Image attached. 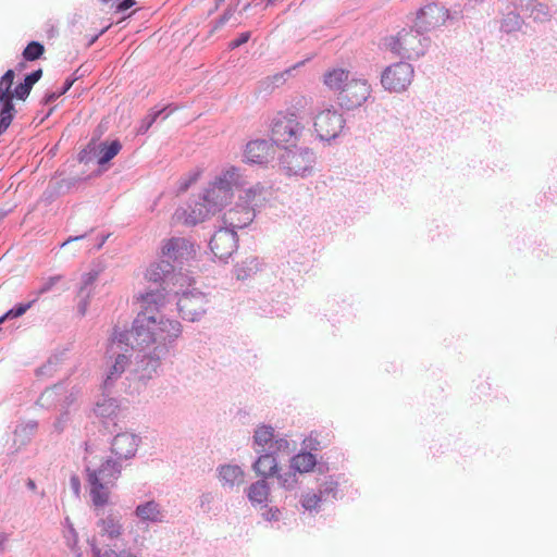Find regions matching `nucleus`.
Wrapping results in <instances>:
<instances>
[{"label": "nucleus", "mask_w": 557, "mask_h": 557, "mask_svg": "<svg viewBox=\"0 0 557 557\" xmlns=\"http://www.w3.org/2000/svg\"><path fill=\"white\" fill-rule=\"evenodd\" d=\"M141 311L137 314L131 331L132 348L121 338H113L107 349L109 367L107 382L119 377L129 364V351L137 349L144 357L158 360L166 350L168 344L182 334V325L176 320L158 317L156 310L164 302L160 290L148 292L139 297Z\"/></svg>", "instance_id": "1"}, {"label": "nucleus", "mask_w": 557, "mask_h": 557, "mask_svg": "<svg viewBox=\"0 0 557 557\" xmlns=\"http://www.w3.org/2000/svg\"><path fill=\"white\" fill-rule=\"evenodd\" d=\"M384 46L394 54L407 59H417L424 53L422 38L412 29H403L396 36L387 37Z\"/></svg>", "instance_id": "2"}, {"label": "nucleus", "mask_w": 557, "mask_h": 557, "mask_svg": "<svg viewBox=\"0 0 557 557\" xmlns=\"http://www.w3.org/2000/svg\"><path fill=\"white\" fill-rule=\"evenodd\" d=\"M345 119L343 114L332 104L320 110L313 122V128L322 140L336 138L343 131Z\"/></svg>", "instance_id": "3"}, {"label": "nucleus", "mask_w": 557, "mask_h": 557, "mask_svg": "<svg viewBox=\"0 0 557 557\" xmlns=\"http://www.w3.org/2000/svg\"><path fill=\"white\" fill-rule=\"evenodd\" d=\"M372 95V87L363 77H352L345 89L338 92L337 102L345 110H354L361 107Z\"/></svg>", "instance_id": "4"}, {"label": "nucleus", "mask_w": 557, "mask_h": 557, "mask_svg": "<svg viewBox=\"0 0 557 557\" xmlns=\"http://www.w3.org/2000/svg\"><path fill=\"white\" fill-rule=\"evenodd\" d=\"M414 71L407 62H397L387 66L381 75V84L389 92L405 91L412 83Z\"/></svg>", "instance_id": "5"}, {"label": "nucleus", "mask_w": 557, "mask_h": 557, "mask_svg": "<svg viewBox=\"0 0 557 557\" xmlns=\"http://www.w3.org/2000/svg\"><path fill=\"white\" fill-rule=\"evenodd\" d=\"M301 131L302 126L295 114H280L273 123L272 138L284 148L294 147Z\"/></svg>", "instance_id": "6"}, {"label": "nucleus", "mask_w": 557, "mask_h": 557, "mask_svg": "<svg viewBox=\"0 0 557 557\" xmlns=\"http://www.w3.org/2000/svg\"><path fill=\"white\" fill-rule=\"evenodd\" d=\"M161 256L177 264H184L196 258V246L185 237H171L161 243Z\"/></svg>", "instance_id": "7"}, {"label": "nucleus", "mask_w": 557, "mask_h": 557, "mask_svg": "<svg viewBox=\"0 0 557 557\" xmlns=\"http://www.w3.org/2000/svg\"><path fill=\"white\" fill-rule=\"evenodd\" d=\"M448 17V10L435 3H430L417 12L413 26L418 34L428 33L443 26Z\"/></svg>", "instance_id": "8"}, {"label": "nucleus", "mask_w": 557, "mask_h": 557, "mask_svg": "<svg viewBox=\"0 0 557 557\" xmlns=\"http://www.w3.org/2000/svg\"><path fill=\"white\" fill-rule=\"evenodd\" d=\"M208 304L209 300L202 292L193 289L182 294L177 307L183 319L197 321L206 313Z\"/></svg>", "instance_id": "9"}, {"label": "nucleus", "mask_w": 557, "mask_h": 557, "mask_svg": "<svg viewBox=\"0 0 557 557\" xmlns=\"http://www.w3.org/2000/svg\"><path fill=\"white\" fill-rule=\"evenodd\" d=\"M233 197V193L227 189L210 186L203 196V202L199 203V214L197 218H191L190 222L196 224L203 221L210 214L219 211L224 205L228 203Z\"/></svg>", "instance_id": "10"}, {"label": "nucleus", "mask_w": 557, "mask_h": 557, "mask_svg": "<svg viewBox=\"0 0 557 557\" xmlns=\"http://www.w3.org/2000/svg\"><path fill=\"white\" fill-rule=\"evenodd\" d=\"M211 251L220 260L227 259L237 248V234L228 228H221L210 240Z\"/></svg>", "instance_id": "11"}, {"label": "nucleus", "mask_w": 557, "mask_h": 557, "mask_svg": "<svg viewBox=\"0 0 557 557\" xmlns=\"http://www.w3.org/2000/svg\"><path fill=\"white\" fill-rule=\"evenodd\" d=\"M255 213L249 206L237 205L223 215L224 224L235 231L247 226L253 220Z\"/></svg>", "instance_id": "12"}, {"label": "nucleus", "mask_w": 557, "mask_h": 557, "mask_svg": "<svg viewBox=\"0 0 557 557\" xmlns=\"http://www.w3.org/2000/svg\"><path fill=\"white\" fill-rule=\"evenodd\" d=\"M352 77L350 72L344 67H332L324 72L322 76L323 85L338 97V92L345 89Z\"/></svg>", "instance_id": "13"}, {"label": "nucleus", "mask_w": 557, "mask_h": 557, "mask_svg": "<svg viewBox=\"0 0 557 557\" xmlns=\"http://www.w3.org/2000/svg\"><path fill=\"white\" fill-rule=\"evenodd\" d=\"M138 448V438L134 434H117L112 442L111 450L119 459H128L135 456Z\"/></svg>", "instance_id": "14"}, {"label": "nucleus", "mask_w": 557, "mask_h": 557, "mask_svg": "<svg viewBox=\"0 0 557 557\" xmlns=\"http://www.w3.org/2000/svg\"><path fill=\"white\" fill-rule=\"evenodd\" d=\"M273 147L265 140H253L247 144L245 157L249 162L262 164L272 157Z\"/></svg>", "instance_id": "15"}, {"label": "nucleus", "mask_w": 557, "mask_h": 557, "mask_svg": "<svg viewBox=\"0 0 557 557\" xmlns=\"http://www.w3.org/2000/svg\"><path fill=\"white\" fill-rule=\"evenodd\" d=\"M87 480L90 485V496L92 504L96 507H102L109 503V487L111 485H107L103 481L99 480V474L97 473H88Z\"/></svg>", "instance_id": "16"}, {"label": "nucleus", "mask_w": 557, "mask_h": 557, "mask_svg": "<svg viewBox=\"0 0 557 557\" xmlns=\"http://www.w3.org/2000/svg\"><path fill=\"white\" fill-rule=\"evenodd\" d=\"M99 276L98 271H90L82 276V285L79 287V290L77 293V297L79 298L78 302V310L82 315H84L87 311L88 301L92 294V287L95 282L97 281Z\"/></svg>", "instance_id": "17"}, {"label": "nucleus", "mask_w": 557, "mask_h": 557, "mask_svg": "<svg viewBox=\"0 0 557 557\" xmlns=\"http://www.w3.org/2000/svg\"><path fill=\"white\" fill-rule=\"evenodd\" d=\"M88 473H97L99 474V480L103 481L107 485H114L120 478L121 467L116 460L109 458L97 470L87 469Z\"/></svg>", "instance_id": "18"}, {"label": "nucleus", "mask_w": 557, "mask_h": 557, "mask_svg": "<svg viewBox=\"0 0 557 557\" xmlns=\"http://www.w3.org/2000/svg\"><path fill=\"white\" fill-rule=\"evenodd\" d=\"M253 443L262 450H264L267 447L271 448L274 443L273 428L270 425L258 426L257 430L255 431ZM275 444H277L278 447L288 446V443L285 440L275 441Z\"/></svg>", "instance_id": "19"}, {"label": "nucleus", "mask_w": 557, "mask_h": 557, "mask_svg": "<svg viewBox=\"0 0 557 557\" xmlns=\"http://www.w3.org/2000/svg\"><path fill=\"white\" fill-rule=\"evenodd\" d=\"M270 496V486L265 480L252 483L247 491V497L253 506L267 504Z\"/></svg>", "instance_id": "20"}, {"label": "nucleus", "mask_w": 557, "mask_h": 557, "mask_svg": "<svg viewBox=\"0 0 557 557\" xmlns=\"http://www.w3.org/2000/svg\"><path fill=\"white\" fill-rule=\"evenodd\" d=\"M253 470L258 475L269 478L276 473L277 462L272 454H264L256 460Z\"/></svg>", "instance_id": "21"}, {"label": "nucleus", "mask_w": 557, "mask_h": 557, "mask_svg": "<svg viewBox=\"0 0 557 557\" xmlns=\"http://www.w3.org/2000/svg\"><path fill=\"white\" fill-rule=\"evenodd\" d=\"M239 178L240 175L238 170L232 166L218 176L210 186L227 189L228 193H233V186L239 184Z\"/></svg>", "instance_id": "22"}, {"label": "nucleus", "mask_w": 557, "mask_h": 557, "mask_svg": "<svg viewBox=\"0 0 557 557\" xmlns=\"http://www.w3.org/2000/svg\"><path fill=\"white\" fill-rule=\"evenodd\" d=\"M220 479L230 486L240 485L244 482V471L238 466H222L220 468Z\"/></svg>", "instance_id": "23"}, {"label": "nucleus", "mask_w": 557, "mask_h": 557, "mask_svg": "<svg viewBox=\"0 0 557 557\" xmlns=\"http://www.w3.org/2000/svg\"><path fill=\"white\" fill-rule=\"evenodd\" d=\"M317 459L311 453H300L290 460V467L295 472L307 473L313 470Z\"/></svg>", "instance_id": "24"}, {"label": "nucleus", "mask_w": 557, "mask_h": 557, "mask_svg": "<svg viewBox=\"0 0 557 557\" xmlns=\"http://www.w3.org/2000/svg\"><path fill=\"white\" fill-rule=\"evenodd\" d=\"M98 525L100 528V535L107 536L110 540L119 539L123 533L121 522L113 517L101 519Z\"/></svg>", "instance_id": "25"}, {"label": "nucleus", "mask_w": 557, "mask_h": 557, "mask_svg": "<svg viewBox=\"0 0 557 557\" xmlns=\"http://www.w3.org/2000/svg\"><path fill=\"white\" fill-rule=\"evenodd\" d=\"M173 270V265L168 261L152 263L146 271V278L159 283L162 282Z\"/></svg>", "instance_id": "26"}, {"label": "nucleus", "mask_w": 557, "mask_h": 557, "mask_svg": "<svg viewBox=\"0 0 557 557\" xmlns=\"http://www.w3.org/2000/svg\"><path fill=\"white\" fill-rule=\"evenodd\" d=\"M135 512L144 521L156 522L160 521L162 517L159 505L153 500L137 506Z\"/></svg>", "instance_id": "27"}, {"label": "nucleus", "mask_w": 557, "mask_h": 557, "mask_svg": "<svg viewBox=\"0 0 557 557\" xmlns=\"http://www.w3.org/2000/svg\"><path fill=\"white\" fill-rule=\"evenodd\" d=\"M529 17L535 23H546L552 18V12L547 4L533 1L528 7Z\"/></svg>", "instance_id": "28"}, {"label": "nucleus", "mask_w": 557, "mask_h": 557, "mask_svg": "<svg viewBox=\"0 0 557 557\" xmlns=\"http://www.w3.org/2000/svg\"><path fill=\"white\" fill-rule=\"evenodd\" d=\"M14 81V71L8 70L0 78V102L12 101V85Z\"/></svg>", "instance_id": "29"}, {"label": "nucleus", "mask_w": 557, "mask_h": 557, "mask_svg": "<svg viewBox=\"0 0 557 557\" xmlns=\"http://www.w3.org/2000/svg\"><path fill=\"white\" fill-rule=\"evenodd\" d=\"M122 145L119 140H113L110 144H103L99 150V164H104L113 159L121 150Z\"/></svg>", "instance_id": "30"}, {"label": "nucleus", "mask_w": 557, "mask_h": 557, "mask_svg": "<svg viewBox=\"0 0 557 557\" xmlns=\"http://www.w3.org/2000/svg\"><path fill=\"white\" fill-rule=\"evenodd\" d=\"M2 108L0 111V135L3 134L11 125L15 114V109L12 101L1 102Z\"/></svg>", "instance_id": "31"}, {"label": "nucleus", "mask_w": 557, "mask_h": 557, "mask_svg": "<svg viewBox=\"0 0 557 557\" xmlns=\"http://www.w3.org/2000/svg\"><path fill=\"white\" fill-rule=\"evenodd\" d=\"M45 53V47L38 41H30L23 51L25 61H36Z\"/></svg>", "instance_id": "32"}, {"label": "nucleus", "mask_w": 557, "mask_h": 557, "mask_svg": "<svg viewBox=\"0 0 557 557\" xmlns=\"http://www.w3.org/2000/svg\"><path fill=\"white\" fill-rule=\"evenodd\" d=\"M522 20L519 14L509 13L503 20L500 28L506 33L516 32L521 27Z\"/></svg>", "instance_id": "33"}, {"label": "nucleus", "mask_w": 557, "mask_h": 557, "mask_svg": "<svg viewBox=\"0 0 557 557\" xmlns=\"http://www.w3.org/2000/svg\"><path fill=\"white\" fill-rule=\"evenodd\" d=\"M34 302L35 300L26 304H20L13 309H10L8 312L0 317V325L8 319L18 318L23 315L33 306Z\"/></svg>", "instance_id": "34"}, {"label": "nucleus", "mask_w": 557, "mask_h": 557, "mask_svg": "<svg viewBox=\"0 0 557 557\" xmlns=\"http://www.w3.org/2000/svg\"><path fill=\"white\" fill-rule=\"evenodd\" d=\"M264 194V188L262 185L257 184L245 190V195L243 197L245 201V206L252 205L257 199L261 198Z\"/></svg>", "instance_id": "35"}, {"label": "nucleus", "mask_w": 557, "mask_h": 557, "mask_svg": "<svg viewBox=\"0 0 557 557\" xmlns=\"http://www.w3.org/2000/svg\"><path fill=\"white\" fill-rule=\"evenodd\" d=\"M321 503V496L313 492H308L302 496L301 505L306 510H314Z\"/></svg>", "instance_id": "36"}, {"label": "nucleus", "mask_w": 557, "mask_h": 557, "mask_svg": "<svg viewBox=\"0 0 557 557\" xmlns=\"http://www.w3.org/2000/svg\"><path fill=\"white\" fill-rule=\"evenodd\" d=\"M278 483L281 487L285 490H293L298 483V478L296 472H286L277 475Z\"/></svg>", "instance_id": "37"}, {"label": "nucleus", "mask_w": 557, "mask_h": 557, "mask_svg": "<svg viewBox=\"0 0 557 557\" xmlns=\"http://www.w3.org/2000/svg\"><path fill=\"white\" fill-rule=\"evenodd\" d=\"M30 90L32 88L25 82H23L14 88L12 95L13 98H16L18 100H25L28 97Z\"/></svg>", "instance_id": "38"}, {"label": "nucleus", "mask_w": 557, "mask_h": 557, "mask_svg": "<svg viewBox=\"0 0 557 557\" xmlns=\"http://www.w3.org/2000/svg\"><path fill=\"white\" fill-rule=\"evenodd\" d=\"M94 557H120L119 552L111 548L101 549L97 545H92Z\"/></svg>", "instance_id": "39"}, {"label": "nucleus", "mask_w": 557, "mask_h": 557, "mask_svg": "<svg viewBox=\"0 0 557 557\" xmlns=\"http://www.w3.org/2000/svg\"><path fill=\"white\" fill-rule=\"evenodd\" d=\"M249 38H250L249 32L242 33V34H239V36L237 38L230 41L228 48L236 49L239 46L246 44L249 40Z\"/></svg>", "instance_id": "40"}, {"label": "nucleus", "mask_w": 557, "mask_h": 557, "mask_svg": "<svg viewBox=\"0 0 557 557\" xmlns=\"http://www.w3.org/2000/svg\"><path fill=\"white\" fill-rule=\"evenodd\" d=\"M262 517L267 521H277L281 517V511L277 507H270L262 513Z\"/></svg>", "instance_id": "41"}, {"label": "nucleus", "mask_w": 557, "mask_h": 557, "mask_svg": "<svg viewBox=\"0 0 557 557\" xmlns=\"http://www.w3.org/2000/svg\"><path fill=\"white\" fill-rule=\"evenodd\" d=\"M42 75V70L39 69L37 71H34L33 73L26 75V77L24 78V82L30 87L33 88V86L40 79Z\"/></svg>", "instance_id": "42"}, {"label": "nucleus", "mask_w": 557, "mask_h": 557, "mask_svg": "<svg viewBox=\"0 0 557 557\" xmlns=\"http://www.w3.org/2000/svg\"><path fill=\"white\" fill-rule=\"evenodd\" d=\"M71 487L76 496L79 495L81 492V481L77 475H72L70 480Z\"/></svg>", "instance_id": "43"}, {"label": "nucleus", "mask_w": 557, "mask_h": 557, "mask_svg": "<svg viewBox=\"0 0 557 557\" xmlns=\"http://www.w3.org/2000/svg\"><path fill=\"white\" fill-rule=\"evenodd\" d=\"M136 3L135 0H123L119 5L116 7L117 12L125 11L129 8H132Z\"/></svg>", "instance_id": "44"}, {"label": "nucleus", "mask_w": 557, "mask_h": 557, "mask_svg": "<svg viewBox=\"0 0 557 557\" xmlns=\"http://www.w3.org/2000/svg\"><path fill=\"white\" fill-rule=\"evenodd\" d=\"M158 114H159V112H158V113H154V114L149 119V121H148V122H145V125H143V126L140 127V129H139V131H140L141 133H146V132L150 128V126L154 123V121H156V119H157Z\"/></svg>", "instance_id": "45"}, {"label": "nucleus", "mask_w": 557, "mask_h": 557, "mask_svg": "<svg viewBox=\"0 0 557 557\" xmlns=\"http://www.w3.org/2000/svg\"><path fill=\"white\" fill-rule=\"evenodd\" d=\"M63 94H60V91L58 92H50V94H47L45 96V102L46 103H51L53 102L54 100H57L60 96H62Z\"/></svg>", "instance_id": "46"}, {"label": "nucleus", "mask_w": 557, "mask_h": 557, "mask_svg": "<svg viewBox=\"0 0 557 557\" xmlns=\"http://www.w3.org/2000/svg\"><path fill=\"white\" fill-rule=\"evenodd\" d=\"M76 78H67L65 81L64 87L60 90V94H65L74 84Z\"/></svg>", "instance_id": "47"}, {"label": "nucleus", "mask_w": 557, "mask_h": 557, "mask_svg": "<svg viewBox=\"0 0 557 557\" xmlns=\"http://www.w3.org/2000/svg\"><path fill=\"white\" fill-rule=\"evenodd\" d=\"M54 280L55 278H50V281L44 287L40 288L39 294H42V293H46L47 290H49L51 288V286L53 285Z\"/></svg>", "instance_id": "48"}, {"label": "nucleus", "mask_w": 557, "mask_h": 557, "mask_svg": "<svg viewBox=\"0 0 557 557\" xmlns=\"http://www.w3.org/2000/svg\"><path fill=\"white\" fill-rule=\"evenodd\" d=\"M119 556L120 557H137L135 554H133L132 552L129 550H121L119 552Z\"/></svg>", "instance_id": "49"}, {"label": "nucleus", "mask_w": 557, "mask_h": 557, "mask_svg": "<svg viewBox=\"0 0 557 557\" xmlns=\"http://www.w3.org/2000/svg\"><path fill=\"white\" fill-rule=\"evenodd\" d=\"M308 100L305 97H301L297 100V104L300 107H305L307 104Z\"/></svg>", "instance_id": "50"}, {"label": "nucleus", "mask_w": 557, "mask_h": 557, "mask_svg": "<svg viewBox=\"0 0 557 557\" xmlns=\"http://www.w3.org/2000/svg\"><path fill=\"white\" fill-rule=\"evenodd\" d=\"M27 486H28V488H29V490H32V491H35V490H36V484H35V482H34L33 480H28V481H27Z\"/></svg>", "instance_id": "51"}, {"label": "nucleus", "mask_w": 557, "mask_h": 557, "mask_svg": "<svg viewBox=\"0 0 557 557\" xmlns=\"http://www.w3.org/2000/svg\"><path fill=\"white\" fill-rule=\"evenodd\" d=\"M110 27V25L106 26L103 29L100 30V33L98 35L95 36V38H92L91 42L92 44L100 35H102L108 28Z\"/></svg>", "instance_id": "52"}, {"label": "nucleus", "mask_w": 557, "mask_h": 557, "mask_svg": "<svg viewBox=\"0 0 557 557\" xmlns=\"http://www.w3.org/2000/svg\"><path fill=\"white\" fill-rule=\"evenodd\" d=\"M71 239H66L65 242H63V245H66L70 243Z\"/></svg>", "instance_id": "53"}, {"label": "nucleus", "mask_w": 557, "mask_h": 557, "mask_svg": "<svg viewBox=\"0 0 557 557\" xmlns=\"http://www.w3.org/2000/svg\"><path fill=\"white\" fill-rule=\"evenodd\" d=\"M71 239H66L65 242H63V245H66L70 243Z\"/></svg>", "instance_id": "54"}, {"label": "nucleus", "mask_w": 557, "mask_h": 557, "mask_svg": "<svg viewBox=\"0 0 557 557\" xmlns=\"http://www.w3.org/2000/svg\"><path fill=\"white\" fill-rule=\"evenodd\" d=\"M71 239H66L65 242H63V245H66L70 243Z\"/></svg>", "instance_id": "55"}, {"label": "nucleus", "mask_w": 557, "mask_h": 557, "mask_svg": "<svg viewBox=\"0 0 557 557\" xmlns=\"http://www.w3.org/2000/svg\"><path fill=\"white\" fill-rule=\"evenodd\" d=\"M18 66H20L21 69H23L25 65H24V63H20V64H18Z\"/></svg>", "instance_id": "56"}]
</instances>
